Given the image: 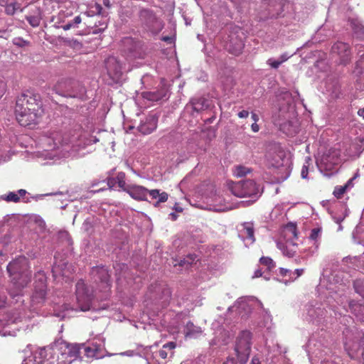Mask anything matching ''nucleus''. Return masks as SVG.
Masks as SVG:
<instances>
[{"mask_svg": "<svg viewBox=\"0 0 364 364\" xmlns=\"http://www.w3.org/2000/svg\"><path fill=\"white\" fill-rule=\"evenodd\" d=\"M43 112L38 95L28 90L18 97L15 113L16 119L21 126L37 124Z\"/></svg>", "mask_w": 364, "mask_h": 364, "instance_id": "f257e3e1", "label": "nucleus"}, {"mask_svg": "<svg viewBox=\"0 0 364 364\" xmlns=\"http://www.w3.org/2000/svg\"><path fill=\"white\" fill-rule=\"evenodd\" d=\"M7 271L11 276H14V284L18 289L17 292H10L11 296L16 297L20 294L21 289L24 287L31 280V272L28 271L27 258L24 256H19L9 262L7 266Z\"/></svg>", "mask_w": 364, "mask_h": 364, "instance_id": "f03ea898", "label": "nucleus"}, {"mask_svg": "<svg viewBox=\"0 0 364 364\" xmlns=\"http://www.w3.org/2000/svg\"><path fill=\"white\" fill-rule=\"evenodd\" d=\"M54 91L62 96L83 99L85 88L77 81L72 79H61L53 87Z\"/></svg>", "mask_w": 364, "mask_h": 364, "instance_id": "7ed1b4c3", "label": "nucleus"}, {"mask_svg": "<svg viewBox=\"0 0 364 364\" xmlns=\"http://www.w3.org/2000/svg\"><path fill=\"white\" fill-rule=\"evenodd\" d=\"M127 193L132 198L136 200H146V196L149 193L152 199H158L155 203L157 207L160 203L166 202L168 200V195L166 192H160L158 189L149 191L144 186L137 185H128L126 188Z\"/></svg>", "mask_w": 364, "mask_h": 364, "instance_id": "20e7f679", "label": "nucleus"}, {"mask_svg": "<svg viewBox=\"0 0 364 364\" xmlns=\"http://www.w3.org/2000/svg\"><path fill=\"white\" fill-rule=\"evenodd\" d=\"M34 358V361L36 362L35 364H70L73 363L61 348L58 353L50 348H41Z\"/></svg>", "mask_w": 364, "mask_h": 364, "instance_id": "39448f33", "label": "nucleus"}, {"mask_svg": "<svg viewBox=\"0 0 364 364\" xmlns=\"http://www.w3.org/2000/svg\"><path fill=\"white\" fill-rule=\"evenodd\" d=\"M228 185L231 193L239 198H257L259 193V188L252 180L240 181L237 183L230 182Z\"/></svg>", "mask_w": 364, "mask_h": 364, "instance_id": "423d86ee", "label": "nucleus"}, {"mask_svg": "<svg viewBox=\"0 0 364 364\" xmlns=\"http://www.w3.org/2000/svg\"><path fill=\"white\" fill-rule=\"evenodd\" d=\"M251 333L248 331H242L237 338L235 351L237 359L241 363H245L251 350Z\"/></svg>", "mask_w": 364, "mask_h": 364, "instance_id": "0eeeda50", "label": "nucleus"}, {"mask_svg": "<svg viewBox=\"0 0 364 364\" xmlns=\"http://www.w3.org/2000/svg\"><path fill=\"white\" fill-rule=\"evenodd\" d=\"M285 237H287V240L285 242L279 241L277 242V247L282 252L283 255L289 257H294L296 244L294 242V239L297 238L296 228L294 225H289L284 230Z\"/></svg>", "mask_w": 364, "mask_h": 364, "instance_id": "6e6552de", "label": "nucleus"}, {"mask_svg": "<svg viewBox=\"0 0 364 364\" xmlns=\"http://www.w3.org/2000/svg\"><path fill=\"white\" fill-rule=\"evenodd\" d=\"M75 294L79 310L81 311L90 310L92 294L82 280L77 282Z\"/></svg>", "mask_w": 364, "mask_h": 364, "instance_id": "1a4fd4ad", "label": "nucleus"}, {"mask_svg": "<svg viewBox=\"0 0 364 364\" xmlns=\"http://www.w3.org/2000/svg\"><path fill=\"white\" fill-rule=\"evenodd\" d=\"M141 21L151 33H156L162 29L161 21L156 18L154 13L147 9H143L139 14Z\"/></svg>", "mask_w": 364, "mask_h": 364, "instance_id": "9d476101", "label": "nucleus"}, {"mask_svg": "<svg viewBox=\"0 0 364 364\" xmlns=\"http://www.w3.org/2000/svg\"><path fill=\"white\" fill-rule=\"evenodd\" d=\"M225 47L229 53L238 55L244 48L242 36L237 32H231L228 36Z\"/></svg>", "mask_w": 364, "mask_h": 364, "instance_id": "9b49d317", "label": "nucleus"}, {"mask_svg": "<svg viewBox=\"0 0 364 364\" xmlns=\"http://www.w3.org/2000/svg\"><path fill=\"white\" fill-rule=\"evenodd\" d=\"M262 4L267 11V14L262 17L264 20L277 18L283 11L282 4L278 0H263Z\"/></svg>", "mask_w": 364, "mask_h": 364, "instance_id": "f8f14e48", "label": "nucleus"}, {"mask_svg": "<svg viewBox=\"0 0 364 364\" xmlns=\"http://www.w3.org/2000/svg\"><path fill=\"white\" fill-rule=\"evenodd\" d=\"M38 284L35 286V291L31 297L33 304H39L44 301L46 294V277L43 273L38 272Z\"/></svg>", "mask_w": 364, "mask_h": 364, "instance_id": "ddd939ff", "label": "nucleus"}, {"mask_svg": "<svg viewBox=\"0 0 364 364\" xmlns=\"http://www.w3.org/2000/svg\"><path fill=\"white\" fill-rule=\"evenodd\" d=\"M81 350H83L85 355L88 358H95L96 359L102 358L104 355V341L99 340V343L92 342L91 346H86L85 344L80 345Z\"/></svg>", "mask_w": 364, "mask_h": 364, "instance_id": "4468645a", "label": "nucleus"}, {"mask_svg": "<svg viewBox=\"0 0 364 364\" xmlns=\"http://www.w3.org/2000/svg\"><path fill=\"white\" fill-rule=\"evenodd\" d=\"M107 73L113 80L117 82L122 75V65L114 57H110L106 61Z\"/></svg>", "mask_w": 364, "mask_h": 364, "instance_id": "2eb2a0df", "label": "nucleus"}, {"mask_svg": "<svg viewBox=\"0 0 364 364\" xmlns=\"http://www.w3.org/2000/svg\"><path fill=\"white\" fill-rule=\"evenodd\" d=\"M91 274L95 282H100L102 287L105 289L110 288V279L108 270L105 267H93L91 270Z\"/></svg>", "mask_w": 364, "mask_h": 364, "instance_id": "dca6fc26", "label": "nucleus"}, {"mask_svg": "<svg viewBox=\"0 0 364 364\" xmlns=\"http://www.w3.org/2000/svg\"><path fill=\"white\" fill-rule=\"evenodd\" d=\"M254 225L252 223H244L241 224L239 229V237L245 242V246H249L254 243L255 238Z\"/></svg>", "mask_w": 364, "mask_h": 364, "instance_id": "f3484780", "label": "nucleus"}, {"mask_svg": "<svg viewBox=\"0 0 364 364\" xmlns=\"http://www.w3.org/2000/svg\"><path fill=\"white\" fill-rule=\"evenodd\" d=\"M158 117L156 114H149L141 122L138 130L143 134H149L156 129Z\"/></svg>", "mask_w": 364, "mask_h": 364, "instance_id": "a211bd4d", "label": "nucleus"}, {"mask_svg": "<svg viewBox=\"0 0 364 364\" xmlns=\"http://www.w3.org/2000/svg\"><path fill=\"white\" fill-rule=\"evenodd\" d=\"M332 52L341 57V62L346 64L350 60V51L349 46L343 42H337L332 46Z\"/></svg>", "mask_w": 364, "mask_h": 364, "instance_id": "6ab92c4d", "label": "nucleus"}, {"mask_svg": "<svg viewBox=\"0 0 364 364\" xmlns=\"http://www.w3.org/2000/svg\"><path fill=\"white\" fill-rule=\"evenodd\" d=\"M41 142L45 145L46 150H53L57 149L63 143L61 134L55 132L49 136H44L41 139Z\"/></svg>", "mask_w": 364, "mask_h": 364, "instance_id": "aec40b11", "label": "nucleus"}, {"mask_svg": "<svg viewBox=\"0 0 364 364\" xmlns=\"http://www.w3.org/2000/svg\"><path fill=\"white\" fill-rule=\"evenodd\" d=\"M142 97L149 101L164 100L168 98V91L166 87H162L156 91L144 92Z\"/></svg>", "mask_w": 364, "mask_h": 364, "instance_id": "412c9836", "label": "nucleus"}, {"mask_svg": "<svg viewBox=\"0 0 364 364\" xmlns=\"http://www.w3.org/2000/svg\"><path fill=\"white\" fill-rule=\"evenodd\" d=\"M61 348L72 362L77 360L81 354V346L79 344H67Z\"/></svg>", "mask_w": 364, "mask_h": 364, "instance_id": "4be33fe9", "label": "nucleus"}, {"mask_svg": "<svg viewBox=\"0 0 364 364\" xmlns=\"http://www.w3.org/2000/svg\"><path fill=\"white\" fill-rule=\"evenodd\" d=\"M184 334L186 338H197L203 333L200 326H195L193 322L188 321L184 328Z\"/></svg>", "mask_w": 364, "mask_h": 364, "instance_id": "5701e85b", "label": "nucleus"}, {"mask_svg": "<svg viewBox=\"0 0 364 364\" xmlns=\"http://www.w3.org/2000/svg\"><path fill=\"white\" fill-rule=\"evenodd\" d=\"M97 141H98V139L95 136H90L87 137L86 135H82L74 145V149L75 151H80Z\"/></svg>", "mask_w": 364, "mask_h": 364, "instance_id": "b1692460", "label": "nucleus"}, {"mask_svg": "<svg viewBox=\"0 0 364 364\" xmlns=\"http://www.w3.org/2000/svg\"><path fill=\"white\" fill-rule=\"evenodd\" d=\"M306 314L311 321H314L324 314V309L320 307H315L312 304L306 306Z\"/></svg>", "mask_w": 364, "mask_h": 364, "instance_id": "393cba45", "label": "nucleus"}, {"mask_svg": "<svg viewBox=\"0 0 364 364\" xmlns=\"http://www.w3.org/2000/svg\"><path fill=\"white\" fill-rule=\"evenodd\" d=\"M27 191L25 189H19L17 192H9L1 196V198L6 202L18 203L21 198H23Z\"/></svg>", "mask_w": 364, "mask_h": 364, "instance_id": "a878e982", "label": "nucleus"}, {"mask_svg": "<svg viewBox=\"0 0 364 364\" xmlns=\"http://www.w3.org/2000/svg\"><path fill=\"white\" fill-rule=\"evenodd\" d=\"M269 164L275 168H279L284 164V153L282 151H279L275 154H269L268 156Z\"/></svg>", "mask_w": 364, "mask_h": 364, "instance_id": "bb28decb", "label": "nucleus"}, {"mask_svg": "<svg viewBox=\"0 0 364 364\" xmlns=\"http://www.w3.org/2000/svg\"><path fill=\"white\" fill-rule=\"evenodd\" d=\"M291 55L287 53L282 54L277 59L270 58L267 60V64L273 69H277L284 62H286Z\"/></svg>", "mask_w": 364, "mask_h": 364, "instance_id": "cd10ccee", "label": "nucleus"}, {"mask_svg": "<svg viewBox=\"0 0 364 364\" xmlns=\"http://www.w3.org/2000/svg\"><path fill=\"white\" fill-rule=\"evenodd\" d=\"M193 109L196 112H200L207 109L209 106L208 101L204 97L193 98L191 100Z\"/></svg>", "mask_w": 364, "mask_h": 364, "instance_id": "c85d7f7f", "label": "nucleus"}, {"mask_svg": "<svg viewBox=\"0 0 364 364\" xmlns=\"http://www.w3.org/2000/svg\"><path fill=\"white\" fill-rule=\"evenodd\" d=\"M176 347V344L173 341L164 344L162 348L159 351V356L163 359L167 358L168 355V351H170L171 356H172L173 355V350Z\"/></svg>", "mask_w": 364, "mask_h": 364, "instance_id": "c756f323", "label": "nucleus"}, {"mask_svg": "<svg viewBox=\"0 0 364 364\" xmlns=\"http://www.w3.org/2000/svg\"><path fill=\"white\" fill-rule=\"evenodd\" d=\"M350 309L357 318L364 322V306L357 303H350Z\"/></svg>", "mask_w": 364, "mask_h": 364, "instance_id": "7c9ffc66", "label": "nucleus"}, {"mask_svg": "<svg viewBox=\"0 0 364 364\" xmlns=\"http://www.w3.org/2000/svg\"><path fill=\"white\" fill-rule=\"evenodd\" d=\"M338 159L337 158L331 157L330 155H323L321 159V163L323 164L326 169H331L333 165L338 163Z\"/></svg>", "mask_w": 364, "mask_h": 364, "instance_id": "2f4dec72", "label": "nucleus"}, {"mask_svg": "<svg viewBox=\"0 0 364 364\" xmlns=\"http://www.w3.org/2000/svg\"><path fill=\"white\" fill-rule=\"evenodd\" d=\"M321 229L316 228L311 230V234L309 235V240L314 242V245H315V248L317 249L318 247V240L321 237Z\"/></svg>", "mask_w": 364, "mask_h": 364, "instance_id": "473e14b6", "label": "nucleus"}, {"mask_svg": "<svg viewBox=\"0 0 364 364\" xmlns=\"http://www.w3.org/2000/svg\"><path fill=\"white\" fill-rule=\"evenodd\" d=\"M198 261L197 256L196 255H188L183 259H181L178 264L181 267H188V266L193 264Z\"/></svg>", "mask_w": 364, "mask_h": 364, "instance_id": "72a5a7b5", "label": "nucleus"}, {"mask_svg": "<svg viewBox=\"0 0 364 364\" xmlns=\"http://www.w3.org/2000/svg\"><path fill=\"white\" fill-rule=\"evenodd\" d=\"M81 21L82 18L80 16H77L73 18V20L68 21L65 25H63L62 28L65 31H68L74 28H77L78 25L81 23Z\"/></svg>", "mask_w": 364, "mask_h": 364, "instance_id": "f704fd0d", "label": "nucleus"}, {"mask_svg": "<svg viewBox=\"0 0 364 364\" xmlns=\"http://www.w3.org/2000/svg\"><path fill=\"white\" fill-rule=\"evenodd\" d=\"M5 8V13L7 15L13 16L15 14L16 11L20 8V4L16 1H11L6 6H4Z\"/></svg>", "mask_w": 364, "mask_h": 364, "instance_id": "c9c22d12", "label": "nucleus"}, {"mask_svg": "<svg viewBox=\"0 0 364 364\" xmlns=\"http://www.w3.org/2000/svg\"><path fill=\"white\" fill-rule=\"evenodd\" d=\"M250 172V169L243 166H237L233 169V174L237 177L245 176Z\"/></svg>", "mask_w": 364, "mask_h": 364, "instance_id": "e433bc0d", "label": "nucleus"}, {"mask_svg": "<svg viewBox=\"0 0 364 364\" xmlns=\"http://www.w3.org/2000/svg\"><path fill=\"white\" fill-rule=\"evenodd\" d=\"M116 182L118 184V186L122 188L124 191L126 192V188L127 186L125 182V174L123 172H119L116 176Z\"/></svg>", "mask_w": 364, "mask_h": 364, "instance_id": "4c0bfd02", "label": "nucleus"}, {"mask_svg": "<svg viewBox=\"0 0 364 364\" xmlns=\"http://www.w3.org/2000/svg\"><path fill=\"white\" fill-rule=\"evenodd\" d=\"M259 262L267 267L269 270H272L274 267L275 264L272 258L268 257H262L259 259Z\"/></svg>", "mask_w": 364, "mask_h": 364, "instance_id": "58836bf2", "label": "nucleus"}, {"mask_svg": "<svg viewBox=\"0 0 364 364\" xmlns=\"http://www.w3.org/2000/svg\"><path fill=\"white\" fill-rule=\"evenodd\" d=\"M26 19L29 23V24L33 27L38 26L40 25L41 20L39 16H26Z\"/></svg>", "mask_w": 364, "mask_h": 364, "instance_id": "ea45409f", "label": "nucleus"}, {"mask_svg": "<svg viewBox=\"0 0 364 364\" xmlns=\"http://www.w3.org/2000/svg\"><path fill=\"white\" fill-rule=\"evenodd\" d=\"M354 288L360 295L364 296V280L358 279L354 282Z\"/></svg>", "mask_w": 364, "mask_h": 364, "instance_id": "a19ab883", "label": "nucleus"}, {"mask_svg": "<svg viewBox=\"0 0 364 364\" xmlns=\"http://www.w3.org/2000/svg\"><path fill=\"white\" fill-rule=\"evenodd\" d=\"M347 188L345 186H336L334 188L333 194L337 198H341L344 193L346 191Z\"/></svg>", "mask_w": 364, "mask_h": 364, "instance_id": "79ce46f5", "label": "nucleus"}, {"mask_svg": "<svg viewBox=\"0 0 364 364\" xmlns=\"http://www.w3.org/2000/svg\"><path fill=\"white\" fill-rule=\"evenodd\" d=\"M304 272V269H295L294 271H292V275H291V281H294L295 279H296L298 277H299L300 276H301L303 274V273Z\"/></svg>", "mask_w": 364, "mask_h": 364, "instance_id": "37998d69", "label": "nucleus"}, {"mask_svg": "<svg viewBox=\"0 0 364 364\" xmlns=\"http://www.w3.org/2000/svg\"><path fill=\"white\" fill-rule=\"evenodd\" d=\"M309 172V161H306L305 164L303 165L301 171V176L303 178H306L308 176Z\"/></svg>", "mask_w": 364, "mask_h": 364, "instance_id": "c03bdc74", "label": "nucleus"}, {"mask_svg": "<svg viewBox=\"0 0 364 364\" xmlns=\"http://www.w3.org/2000/svg\"><path fill=\"white\" fill-rule=\"evenodd\" d=\"M292 271L285 268H279V274L283 277H289V279H291Z\"/></svg>", "mask_w": 364, "mask_h": 364, "instance_id": "a18cd8bd", "label": "nucleus"}, {"mask_svg": "<svg viewBox=\"0 0 364 364\" xmlns=\"http://www.w3.org/2000/svg\"><path fill=\"white\" fill-rule=\"evenodd\" d=\"M39 350H40V349L35 351L31 356L27 358L25 360V362H26L25 364H35L36 362L34 361V358H35L34 357H35L36 354L39 352Z\"/></svg>", "mask_w": 364, "mask_h": 364, "instance_id": "49530a36", "label": "nucleus"}, {"mask_svg": "<svg viewBox=\"0 0 364 364\" xmlns=\"http://www.w3.org/2000/svg\"><path fill=\"white\" fill-rule=\"evenodd\" d=\"M6 85L4 80L0 77V97L3 96L6 91Z\"/></svg>", "mask_w": 364, "mask_h": 364, "instance_id": "de8ad7c7", "label": "nucleus"}, {"mask_svg": "<svg viewBox=\"0 0 364 364\" xmlns=\"http://www.w3.org/2000/svg\"><path fill=\"white\" fill-rule=\"evenodd\" d=\"M117 183L116 182V178H108L107 179V185L110 188H113L115 184Z\"/></svg>", "mask_w": 364, "mask_h": 364, "instance_id": "09e8293b", "label": "nucleus"}, {"mask_svg": "<svg viewBox=\"0 0 364 364\" xmlns=\"http://www.w3.org/2000/svg\"><path fill=\"white\" fill-rule=\"evenodd\" d=\"M53 277H58V274H60V267L59 265L58 266H54L53 268Z\"/></svg>", "mask_w": 364, "mask_h": 364, "instance_id": "8fccbe9b", "label": "nucleus"}, {"mask_svg": "<svg viewBox=\"0 0 364 364\" xmlns=\"http://www.w3.org/2000/svg\"><path fill=\"white\" fill-rule=\"evenodd\" d=\"M240 118H246L249 115V112L246 110H242L237 114Z\"/></svg>", "mask_w": 364, "mask_h": 364, "instance_id": "3c124183", "label": "nucleus"}, {"mask_svg": "<svg viewBox=\"0 0 364 364\" xmlns=\"http://www.w3.org/2000/svg\"><path fill=\"white\" fill-rule=\"evenodd\" d=\"M352 27L354 29L355 32H358L360 30L363 29V27L359 26L358 24L355 23V22H352Z\"/></svg>", "mask_w": 364, "mask_h": 364, "instance_id": "603ef678", "label": "nucleus"}, {"mask_svg": "<svg viewBox=\"0 0 364 364\" xmlns=\"http://www.w3.org/2000/svg\"><path fill=\"white\" fill-rule=\"evenodd\" d=\"M355 177H353L351 178H350L347 183L344 185L345 186H346L347 189L351 188L353 186V181L354 180Z\"/></svg>", "mask_w": 364, "mask_h": 364, "instance_id": "864d4df0", "label": "nucleus"}, {"mask_svg": "<svg viewBox=\"0 0 364 364\" xmlns=\"http://www.w3.org/2000/svg\"><path fill=\"white\" fill-rule=\"evenodd\" d=\"M251 127H252V130L254 132H257L259 129V125L256 122L253 123L252 124Z\"/></svg>", "mask_w": 364, "mask_h": 364, "instance_id": "5fc2aeb1", "label": "nucleus"}, {"mask_svg": "<svg viewBox=\"0 0 364 364\" xmlns=\"http://www.w3.org/2000/svg\"><path fill=\"white\" fill-rule=\"evenodd\" d=\"M224 364H237L235 359L232 358H229L227 359L226 362Z\"/></svg>", "mask_w": 364, "mask_h": 364, "instance_id": "6e6d98bb", "label": "nucleus"}, {"mask_svg": "<svg viewBox=\"0 0 364 364\" xmlns=\"http://www.w3.org/2000/svg\"><path fill=\"white\" fill-rule=\"evenodd\" d=\"M11 2V0H0V6L4 7V6H6L8 4Z\"/></svg>", "mask_w": 364, "mask_h": 364, "instance_id": "4d7b16f0", "label": "nucleus"}, {"mask_svg": "<svg viewBox=\"0 0 364 364\" xmlns=\"http://www.w3.org/2000/svg\"><path fill=\"white\" fill-rule=\"evenodd\" d=\"M358 115L364 119V107L358 109Z\"/></svg>", "mask_w": 364, "mask_h": 364, "instance_id": "13d9d810", "label": "nucleus"}, {"mask_svg": "<svg viewBox=\"0 0 364 364\" xmlns=\"http://www.w3.org/2000/svg\"><path fill=\"white\" fill-rule=\"evenodd\" d=\"M21 42L25 43V41H23L21 38H16V39H14V44H16V45L20 46H23V44L21 43Z\"/></svg>", "mask_w": 364, "mask_h": 364, "instance_id": "bf43d9fd", "label": "nucleus"}, {"mask_svg": "<svg viewBox=\"0 0 364 364\" xmlns=\"http://www.w3.org/2000/svg\"><path fill=\"white\" fill-rule=\"evenodd\" d=\"M162 41H164L165 42H168L169 43H172V38L169 37V36H164V37L162 38Z\"/></svg>", "mask_w": 364, "mask_h": 364, "instance_id": "052dcab7", "label": "nucleus"}, {"mask_svg": "<svg viewBox=\"0 0 364 364\" xmlns=\"http://www.w3.org/2000/svg\"><path fill=\"white\" fill-rule=\"evenodd\" d=\"M169 218L172 220H176L178 218V215L175 213H171L169 214Z\"/></svg>", "mask_w": 364, "mask_h": 364, "instance_id": "680f3d73", "label": "nucleus"}, {"mask_svg": "<svg viewBox=\"0 0 364 364\" xmlns=\"http://www.w3.org/2000/svg\"><path fill=\"white\" fill-rule=\"evenodd\" d=\"M232 209V207H228V206H225L224 208H218V209H216V211H227V210H231Z\"/></svg>", "mask_w": 364, "mask_h": 364, "instance_id": "e2e57ef3", "label": "nucleus"}, {"mask_svg": "<svg viewBox=\"0 0 364 364\" xmlns=\"http://www.w3.org/2000/svg\"><path fill=\"white\" fill-rule=\"evenodd\" d=\"M262 273L261 270L258 269L255 272V274H254L253 277H259L262 276Z\"/></svg>", "mask_w": 364, "mask_h": 364, "instance_id": "0e129e2a", "label": "nucleus"}, {"mask_svg": "<svg viewBox=\"0 0 364 364\" xmlns=\"http://www.w3.org/2000/svg\"><path fill=\"white\" fill-rule=\"evenodd\" d=\"M251 364H260L259 360L257 358H253L251 360Z\"/></svg>", "mask_w": 364, "mask_h": 364, "instance_id": "69168bd1", "label": "nucleus"}, {"mask_svg": "<svg viewBox=\"0 0 364 364\" xmlns=\"http://www.w3.org/2000/svg\"><path fill=\"white\" fill-rule=\"evenodd\" d=\"M252 118L255 121V122H257L259 119L257 114H256L255 113H252Z\"/></svg>", "mask_w": 364, "mask_h": 364, "instance_id": "338daca9", "label": "nucleus"}, {"mask_svg": "<svg viewBox=\"0 0 364 364\" xmlns=\"http://www.w3.org/2000/svg\"><path fill=\"white\" fill-rule=\"evenodd\" d=\"M174 209H175V210L176 212H179L180 213V212L183 211V208H182L176 206V205L174 207Z\"/></svg>", "mask_w": 364, "mask_h": 364, "instance_id": "774afa93", "label": "nucleus"}]
</instances>
